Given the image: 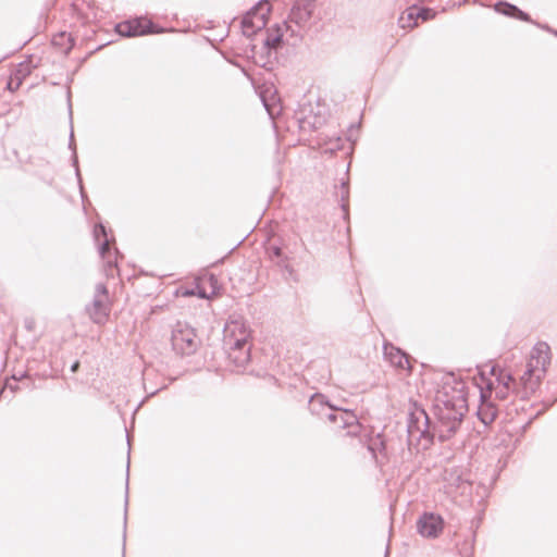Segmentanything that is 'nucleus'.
<instances>
[{
    "label": "nucleus",
    "mask_w": 557,
    "mask_h": 557,
    "mask_svg": "<svg viewBox=\"0 0 557 557\" xmlns=\"http://www.w3.org/2000/svg\"><path fill=\"white\" fill-rule=\"evenodd\" d=\"M434 411L441 428L440 440H447L460 424L468 410L466 384L453 373L442 374L434 392Z\"/></svg>",
    "instance_id": "f257e3e1"
},
{
    "label": "nucleus",
    "mask_w": 557,
    "mask_h": 557,
    "mask_svg": "<svg viewBox=\"0 0 557 557\" xmlns=\"http://www.w3.org/2000/svg\"><path fill=\"white\" fill-rule=\"evenodd\" d=\"M550 363V348L544 343H537L531 350L525 370L520 377L521 397H529L539 388Z\"/></svg>",
    "instance_id": "f03ea898"
},
{
    "label": "nucleus",
    "mask_w": 557,
    "mask_h": 557,
    "mask_svg": "<svg viewBox=\"0 0 557 557\" xmlns=\"http://www.w3.org/2000/svg\"><path fill=\"white\" fill-rule=\"evenodd\" d=\"M314 11L315 0H296L292 5L288 20L284 22L285 32H289L290 36L298 40L302 39L313 25Z\"/></svg>",
    "instance_id": "7ed1b4c3"
},
{
    "label": "nucleus",
    "mask_w": 557,
    "mask_h": 557,
    "mask_svg": "<svg viewBox=\"0 0 557 557\" xmlns=\"http://www.w3.org/2000/svg\"><path fill=\"white\" fill-rule=\"evenodd\" d=\"M446 433L445 428H441V423L438 422L436 426L431 429L430 421L424 409L414 406L408 416V437L409 442H417L421 444L424 448L431 443L432 438L437 434L440 436V431Z\"/></svg>",
    "instance_id": "20e7f679"
},
{
    "label": "nucleus",
    "mask_w": 557,
    "mask_h": 557,
    "mask_svg": "<svg viewBox=\"0 0 557 557\" xmlns=\"http://www.w3.org/2000/svg\"><path fill=\"white\" fill-rule=\"evenodd\" d=\"M476 387L479 384L484 387L486 395L491 397L492 393H495V397L498 399H505L513 391L515 380L512 375L504 369L498 367H492L490 370V376L486 377L485 373L480 372L479 376L473 377Z\"/></svg>",
    "instance_id": "39448f33"
},
{
    "label": "nucleus",
    "mask_w": 557,
    "mask_h": 557,
    "mask_svg": "<svg viewBox=\"0 0 557 557\" xmlns=\"http://www.w3.org/2000/svg\"><path fill=\"white\" fill-rule=\"evenodd\" d=\"M171 343L172 349L180 356L195 354L200 345L195 329L183 322H177L173 327Z\"/></svg>",
    "instance_id": "423d86ee"
},
{
    "label": "nucleus",
    "mask_w": 557,
    "mask_h": 557,
    "mask_svg": "<svg viewBox=\"0 0 557 557\" xmlns=\"http://www.w3.org/2000/svg\"><path fill=\"white\" fill-rule=\"evenodd\" d=\"M224 347H235L249 344L250 327L240 315H231L223 331Z\"/></svg>",
    "instance_id": "0eeeda50"
},
{
    "label": "nucleus",
    "mask_w": 557,
    "mask_h": 557,
    "mask_svg": "<svg viewBox=\"0 0 557 557\" xmlns=\"http://www.w3.org/2000/svg\"><path fill=\"white\" fill-rule=\"evenodd\" d=\"M271 7L268 0H261L248 11L242 20L243 33L246 36L253 35L267 24Z\"/></svg>",
    "instance_id": "6e6552de"
},
{
    "label": "nucleus",
    "mask_w": 557,
    "mask_h": 557,
    "mask_svg": "<svg viewBox=\"0 0 557 557\" xmlns=\"http://www.w3.org/2000/svg\"><path fill=\"white\" fill-rule=\"evenodd\" d=\"M86 311L92 322L104 324L109 318L110 304L109 294L106 285L97 284L92 301L86 307Z\"/></svg>",
    "instance_id": "1a4fd4ad"
},
{
    "label": "nucleus",
    "mask_w": 557,
    "mask_h": 557,
    "mask_svg": "<svg viewBox=\"0 0 557 557\" xmlns=\"http://www.w3.org/2000/svg\"><path fill=\"white\" fill-rule=\"evenodd\" d=\"M327 420L343 429H347V435L349 436H355L359 433L360 424L352 411L334 407V411L327 413Z\"/></svg>",
    "instance_id": "9d476101"
},
{
    "label": "nucleus",
    "mask_w": 557,
    "mask_h": 557,
    "mask_svg": "<svg viewBox=\"0 0 557 557\" xmlns=\"http://www.w3.org/2000/svg\"><path fill=\"white\" fill-rule=\"evenodd\" d=\"M443 519L434 513H424L418 521V531L424 537H436L443 531Z\"/></svg>",
    "instance_id": "9b49d317"
},
{
    "label": "nucleus",
    "mask_w": 557,
    "mask_h": 557,
    "mask_svg": "<svg viewBox=\"0 0 557 557\" xmlns=\"http://www.w3.org/2000/svg\"><path fill=\"white\" fill-rule=\"evenodd\" d=\"M116 32L124 37H135L146 34H152V24L144 23L141 20H134L116 25Z\"/></svg>",
    "instance_id": "f8f14e48"
},
{
    "label": "nucleus",
    "mask_w": 557,
    "mask_h": 557,
    "mask_svg": "<svg viewBox=\"0 0 557 557\" xmlns=\"http://www.w3.org/2000/svg\"><path fill=\"white\" fill-rule=\"evenodd\" d=\"M385 361L400 371V374H408L410 372V362L408 356L400 349L387 345L385 343Z\"/></svg>",
    "instance_id": "ddd939ff"
},
{
    "label": "nucleus",
    "mask_w": 557,
    "mask_h": 557,
    "mask_svg": "<svg viewBox=\"0 0 557 557\" xmlns=\"http://www.w3.org/2000/svg\"><path fill=\"white\" fill-rule=\"evenodd\" d=\"M479 393L481 404L478 408L476 414L484 425H488L495 420L497 409L491 401H488L490 396L486 395V392H484V387L481 384H479Z\"/></svg>",
    "instance_id": "4468645a"
},
{
    "label": "nucleus",
    "mask_w": 557,
    "mask_h": 557,
    "mask_svg": "<svg viewBox=\"0 0 557 557\" xmlns=\"http://www.w3.org/2000/svg\"><path fill=\"white\" fill-rule=\"evenodd\" d=\"M227 358L237 370L244 369L250 360V344L224 347Z\"/></svg>",
    "instance_id": "2eb2a0df"
},
{
    "label": "nucleus",
    "mask_w": 557,
    "mask_h": 557,
    "mask_svg": "<svg viewBox=\"0 0 557 557\" xmlns=\"http://www.w3.org/2000/svg\"><path fill=\"white\" fill-rule=\"evenodd\" d=\"M94 237L99 243V253L102 259H107V265L111 270L115 265V261L110 258L109 246L110 239L108 238L106 227L99 223L95 226Z\"/></svg>",
    "instance_id": "dca6fc26"
},
{
    "label": "nucleus",
    "mask_w": 557,
    "mask_h": 557,
    "mask_svg": "<svg viewBox=\"0 0 557 557\" xmlns=\"http://www.w3.org/2000/svg\"><path fill=\"white\" fill-rule=\"evenodd\" d=\"M309 410L318 417L327 419V413L334 411V406L327 401L324 395L314 394L309 400Z\"/></svg>",
    "instance_id": "f3484780"
},
{
    "label": "nucleus",
    "mask_w": 557,
    "mask_h": 557,
    "mask_svg": "<svg viewBox=\"0 0 557 557\" xmlns=\"http://www.w3.org/2000/svg\"><path fill=\"white\" fill-rule=\"evenodd\" d=\"M284 30H285V27H284V24L281 26V25H276L275 29L271 30L267 38L264 39V46L269 49V50H276L281 42H282V37L284 35Z\"/></svg>",
    "instance_id": "a211bd4d"
},
{
    "label": "nucleus",
    "mask_w": 557,
    "mask_h": 557,
    "mask_svg": "<svg viewBox=\"0 0 557 557\" xmlns=\"http://www.w3.org/2000/svg\"><path fill=\"white\" fill-rule=\"evenodd\" d=\"M496 11H498V12L505 14V15L515 16V17H517L519 20H522V21H529L528 14H525L524 12L519 10L517 7H515L512 4H509V3L499 2L496 5Z\"/></svg>",
    "instance_id": "6ab92c4d"
},
{
    "label": "nucleus",
    "mask_w": 557,
    "mask_h": 557,
    "mask_svg": "<svg viewBox=\"0 0 557 557\" xmlns=\"http://www.w3.org/2000/svg\"><path fill=\"white\" fill-rule=\"evenodd\" d=\"M52 44L59 47L64 53H69L74 46V40L70 34L60 33L53 36Z\"/></svg>",
    "instance_id": "aec40b11"
},
{
    "label": "nucleus",
    "mask_w": 557,
    "mask_h": 557,
    "mask_svg": "<svg viewBox=\"0 0 557 557\" xmlns=\"http://www.w3.org/2000/svg\"><path fill=\"white\" fill-rule=\"evenodd\" d=\"M28 66L24 64H20V69L11 76L8 88L10 90H15L20 87L22 83V78L28 74Z\"/></svg>",
    "instance_id": "412c9836"
},
{
    "label": "nucleus",
    "mask_w": 557,
    "mask_h": 557,
    "mask_svg": "<svg viewBox=\"0 0 557 557\" xmlns=\"http://www.w3.org/2000/svg\"><path fill=\"white\" fill-rule=\"evenodd\" d=\"M267 252L272 261L276 260L277 265L287 268L286 258H283L282 249L278 246H270Z\"/></svg>",
    "instance_id": "4be33fe9"
},
{
    "label": "nucleus",
    "mask_w": 557,
    "mask_h": 557,
    "mask_svg": "<svg viewBox=\"0 0 557 557\" xmlns=\"http://www.w3.org/2000/svg\"><path fill=\"white\" fill-rule=\"evenodd\" d=\"M368 451L371 454L372 458L377 461L379 455L383 453V440L380 434H377L375 440L370 442Z\"/></svg>",
    "instance_id": "5701e85b"
},
{
    "label": "nucleus",
    "mask_w": 557,
    "mask_h": 557,
    "mask_svg": "<svg viewBox=\"0 0 557 557\" xmlns=\"http://www.w3.org/2000/svg\"><path fill=\"white\" fill-rule=\"evenodd\" d=\"M414 14H416V8L409 9L406 15L404 14L399 17V25L403 28L416 26L417 22L414 18Z\"/></svg>",
    "instance_id": "b1692460"
},
{
    "label": "nucleus",
    "mask_w": 557,
    "mask_h": 557,
    "mask_svg": "<svg viewBox=\"0 0 557 557\" xmlns=\"http://www.w3.org/2000/svg\"><path fill=\"white\" fill-rule=\"evenodd\" d=\"M69 146L71 149H73V157H72L73 165L75 166V172H76V176L78 178L81 193H83V184H82L81 173H79V169H78L77 154H76L75 147H74L73 132L71 133V139H70ZM82 196L84 197V194H82Z\"/></svg>",
    "instance_id": "393cba45"
},
{
    "label": "nucleus",
    "mask_w": 557,
    "mask_h": 557,
    "mask_svg": "<svg viewBox=\"0 0 557 557\" xmlns=\"http://www.w3.org/2000/svg\"><path fill=\"white\" fill-rule=\"evenodd\" d=\"M348 195H349V190H348V184L343 182L342 183V187H341V191L338 194V197L341 198V201H342V208L344 211L347 210V199H348Z\"/></svg>",
    "instance_id": "a878e982"
},
{
    "label": "nucleus",
    "mask_w": 557,
    "mask_h": 557,
    "mask_svg": "<svg viewBox=\"0 0 557 557\" xmlns=\"http://www.w3.org/2000/svg\"><path fill=\"white\" fill-rule=\"evenodd\" d=\"M432 16H433L432 10L416 8V14H414L416 22L418 21V18H421L422 21H426V20L431 18Z\"/></svg>",
    "instance_id": "bb28decb"
},
{
    "label": "nucleus",
    "mask_w": 557,
    "mask_h": 557,
    "mask_svg": "<svg viewBox=\"0 0 557 557\" xmlns=\"http://www.w3.org/2000/svg\"><path fill=\"white\" fill-rule=\"evenodd\" d=\"M262 101H263V106H264V108L267 109V111H268L269 115L273 119V117H274V115L277 113V112L275 111V108L271 107V106L267 102V100H265V99H262Z\"/></svg>",
    "instance_id": "cd10ccee"
},
{
    "label": "nucleus",
    "mask_w": 557,
    "mask_h": 557,
    "mask_svg": "<svg viewBox=\"0 0 557 557\" xmlns=\"http://www.w3.org/2000/svg\"><path fill=\"white\" fill-rule=\"evenodd\" d=\"M304 122H307L308 124H310L312 127H318L319 125L322 124L323 120L320 119V117H315L313 122H310L308 120V117H305Z\"/></svg>",
    "instance_id": "c85d7f7f"
},
{
    "label": "nucleus",
    "mask_w": 557,
    "mask_h": 557,
    "mask_svg": "<svg viewBox=\"0 0 557 557\" xmlns=\"http://www.w3.org/2000/svg\"><path fill=\"white\" fill-rule=\"evenodd\" d=\"M357 131H358V128H357L356 126H351V127H350V129H349L350 135H349V136H348V138H347L349 141H352V140H354V139H352V133H354V132H357Z\"/></svg>",
    "instance_id": "c756f323"
},
{
    "label": "nucleus",
    "mask_w": 557,
    "mask_h": 557,
    "mask_svg": "<svg viewBox=\"0 0 557 557\" xmlns=\"http://www.w3.org/2000/svg\"><path fill=\"white\" fill-rule=\"evenodd\" d=\"M78 368H79V362H78V361H76V362H74V363L72 364V367H71V371H72V372H76Z\"/></svg>",
    "instance_id": "7c9ffc66"
},
{
    "label": "nucleus",
    "mask_w": 557,
    "mask_h": 557,
    "mask_svg": "<svg viewBox=\"0 0 557 557\" xmlns=\"http://www.w3.org/2000/svg\"><path fill=\"white\" fill-rule=\"evenodd\" d=\"M198 296H199L200 298H209V296L206 294V292H205V290H199Z\"/></svg>",
    "instance_id": "2f4dec72"
},
{
    "label": "nucleus",
    "mask_w": 557,
    "mask_h": 557,
    "mask_svg": "<svg viewBox=\"0 0 557 557\" xmlns=\"http://www.w3.org/2000/svg\"><path fill=\"white\" fill-rule=\"evenodd\" d=\"M25 323H26V327H27L28 330H32V329H33V323H34V322H33L32 320H26V321H25Z\"/></svg>",
    "instance_id": "473e14b6"
},
{
    "label": "nucleus",
    "mask_w": 557,
    "mask_h": 557,
    "mask_svg": "<svg viewBox=\"0 0 557 557\" xmlns=\"http://www.w3.org/2000/svg\"><path fill=\"white\" fill-rule=\"evenodd\" d=\"M337 141H338V143H342V138H341V137H338V138H337ZM335 148H336V149H342V148H343V146H342L341 144H337V145L335 146Z\"/></svg>",
    "instance_id": "72a5a7b5"
}]
</instances>
